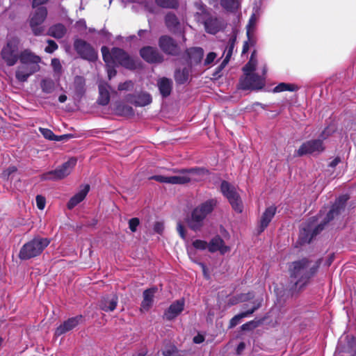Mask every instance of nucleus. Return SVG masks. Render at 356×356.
<instances>
[{
    "label": "nucleus",
    "instance_id": "393cba45",
    "mask_svg": "<svg viewBox=\"0 0 356 356\" xmlns=\"http://www.w3.org/2000/svg\"><path fill=\"white\" fill-rule=\"evenodd\" d=\"M276 213V207L270 206L264 212L259 225V233L264 231Z\"/></svg>",
    "mask_w": 356,
    "mask_h": 356
},
{
    "label": "nucleus",
    "instance_id": "aec40b11",
    "mask_svg": "<svg viewBox=\"0 0 356 356\" xmlns=\"http://www.w3.org/2000/svg\"><path fill=\"white\" fill-rule=\"evenodd\" d=\"M81 318L82 316H77L75 317L70 318L56 328L55 331V335L58 337L67 332L72 330L79 324Z\"/></svg>",
    "mask_w": 356,
    "mask_h": 356
},
{
    "label": "nucleus",
    "instance_id": "774afa93",
    "mask_svg": "<svg viewBox=\"0 0 356 356\" xmlns=\"http://www.w3.org/2000/svg\"><path fill=\"white\" fill-rule=\"evenodd\" d=\"M249 49V44L248 42H245L243 44V51H242V54H245Z\"/></svg>",
    "mask_w": 356,
    "mask_h": 356
},
{
    "label": "nucleus",
    "instance_id": "7c9ffc66",
    "mask_svg": "<svg viewBox=\"0 0 356 356\" xmlns=\"http://www.w3.org/2000/svg\"><path fill=\"white\" fill-rule=\"evenodd\" d=\"M158 87L161 95L166 97L171 92L172 81L171 79L163 77L158 81Z\"/></svg>",
    "mask_w": 356,
    "mask_h": 356
},
{
    "label": "nucleus",
    "instance_id": "69168bd1",
    "mask_svg": "<svg viewBox=\"0 0 356 356\" xmlns=\"http://www.w3.org/2000/svg\"><path fill=\"white\" fill-rule=\"evenodd\" d=\"M56 138H57V140H54V141H61L64 139H66V138H70V135H61V136H56Z\"/></svg>",
    "mask_w": 356,
    "mask_h": 356
},
{
    "label": "nucleus",
    "instance_id": "ea45409f",
    "mask_svg": "<svg viewBox=\"0 0 356 356\" xmlns=\"http://www.w3.org/2000/svg\"><path fill=\"white\" fill-rule=\"evenodd\" d=\"M257 22V17H256V15L253 13L249 19L248 24L247 25V35L249 40L250 39V35L253 34Z\"/></svg>",
    "mask_w": 356,
    "mask_h": 356
},
{
    "label": "nucleus",
    "instance_id": "ddd939ff",
    "mask_svg": "<svg viewBox=\"0 0 356 356\" xmlns=\"http://www.w3.org/2000/svg\"><path fill=\"white\" fill-rule=\"evenodd\" d=\"M325 147L322 139L308 140L301 145L296 151V154L302 156L306 154H318L324 150Z\"/></svg>",
    "mask_w": 356,
    "mask_h": 356
},
{
    "label": "nucleus",
    "instance_id": "6e6d98bb",
    "mask_svg": "<svg viewBox=\"0 0 356 356\" xmlns=\"http://www.w3.org/2000/svg\"><path fill=\"white\" fill-rule=\"evenodd\" d=\"M255 327H256L255 322L250 321L248 323H246L243 324L241 326V328H242L243 330H250L253 329Z\"/></svg>",
    "mask_w": 356,
    "mask_h": 356
},
{
    "label": "nucleus",
    "instance_id": "bb28decb",
    "mask_svg": "<svg viewBox=\"0 0 356 356\" xmlns=\"http://www.w3.org/2000/svg\"><path fill=\"white\" fill-rule=\"evenodd\" d=\"M208 243L206 241L196 239L193 241L191 246L187 247V252L191 260L195 261L196 252L195 250H204L208 248Z\"/></svg>",
    "mask_w": 356,
    "mask_h": 356
},
{
    "label": "nucleus",
    "instance_id": "c85d7f7f",
    "mask_svg": "<svg viewBox=\"0 0 356 356\" xmlns=\"http://www.w3.org/2000/svg\"><path fill=\"white\" fill-rule=\"evenodd\" d=\"M186 54L191 64H198L203 58L204 50L202 48L198 47H191L186 49Z\"/></svg>",
    "mask_w": 356,
    "mask_h": 356
},
{
    "label": "nucleus",
    "instance_id": "13d9d810",
    "mask_svg": "<svg viewBox=\"0 0 356 356\" xmlns=\"http://www.w3.org/2000/svg\"><path fill=\"white\" fill-rule=\"evenodd\" d=\"M175 354L176 352L174 348H169L163 352V356H175Z\"/></svg>",
    "mask_w": 356,
    "mask_h": 356
},
{
    "label": "nucleus",
    "instance_id": "f8f14e48",
    "mask_svg": "<svg viewBox=\"0 0 356 356\" xmlns=\"http://www.w3.org/2000/svg\"><path fill=\"white\" fill-rule=\"evenodd\" d=\"M74 49L83 59L95 61L97 58V54L94 48L86 41L77 39L74 43Z\"/></svg>",
    "mask_w": 356,
    "mask_h": 356
},
{
    "label": "nucleus",
    "instance_id": "5701e85b",
    "mask_svg": "<svg viewBox=\"0 0 356 356\" xmlns=\"http://www.w3.org/2000/svg\"><path fill=\"white\" fill-rule=\"evenodd\" d=\"M90 191V186L86 184L81 186V190L70 198L67 203V208L72 209L82 202Z\"/></svg>",
    "mask_w": 356,
    "mask_h": 356
},
{
    "label": "nucleus",
    "instance_id": "603ef678",
    "mask_svg": "<svg viewBox=\"0 0 356 356\" xmlns=\"http://www.w3.org/2000/svg\"><path fill=\"white\" fill-rule=\"evenodd\" d=\"M152 179H154L156 181L161 183H167L169 184V177L163 176V175H154L151 177Z\"/></svg>",
    "mask_w": 356,
    "mask_h": 356
},
{
    "label": "nucleus",
    "instance_id": "423d86ee",
    "mask_svg": "<svg viewBox=\"0 0 356 356\" xmlns=\"http://www.w3.org/2000/svg\"><path fill=\"white\" fill-rule=\"evenodd\" d=\"M50 243L47 238L35 237L26 243L20 249L19 257L22 260H27L40 254Z\"/></svg>",
    "mask_w": 356,
    "mask_h": 356
},
{
    "label": "nucleus",
    "instance_id": "2f4dec72",
    "mask_svg": "<svg viewBox=\"0 0 356 356\" xmlns=\"http://www.w3.org/2000/svg\"><path fill=\"white\" fill-rule=\"evenodd\" d=\"M66 28L62 24H56L51 26L48 31V34L55 38H62L66 33Z\"/></svg>",
    "mask_w": 356,
    "mask_h": 356
},
{
    "label": "nucleus",
    "instance_id": "864d4df0",
    "mask_svg": "<svg viewBox=\"0 0 356 356\" xmlns=\"http://www.w3.org/2000/svg\"><path fill=\"white\" fill-rule=\"evenodd\" d=\"M177 232H178L179 236L183 239H185L186 236V232H185V228H184V227L182 225V224L181 222H178L177 223Z\"/></svg>",
    "mask_w": 356,
    "mask_h": 356
},
{
    "label": "nucleus",
    "instance_id": "c756f323",
    "mask_svg": "<svg viewBox=\"0 0 356 356\" xmlns=\"http://www.w3.org/2000/svg\"><path fill=\"white\" fill-rule=\"evenodd\" d=\"M110 86L104 82H102L99 84V98L98 103L100 105L106 106L109 103L110 101Z\"/></svg>",
    "mask_w": 356,
    "mask_h": 356
},
{
    "label": "nucleus",
    "instance_id": "3c124183",
    "mask_svg": "<svg viewBox=\"0 0 356 356\" xmlns=\"http://www.w3.org/2000/svg\"><path fill=\"white\" fill-rule=\"evenodd\" d=\"M139 225V220L137 218H131L129 222V227L131 232H134L136 231V228Z\"/></svg>",
    "mask_w": 356,
    "mask_h": 356
},
{
    "label": "nucleus",
    "instance_id": "20e7f679",
    "mask_svg": "<svg viewBox=\"0 0 356 356\" xmlns=\"http://www.w3.org/2000/svg\"><path fill=\"white\" fill-rule=\"evenodd\" d=\"M320 265V261L311 264L307 259L293 262L290 266L291 276L296 280L295 285L300 288L304 286L315 274Z\"/></svg>",
    "mask_w": 356,
    "mask_h": 356
},
{
    "label": "nucleus",
    "instance_id": "e433bc0d",
    "mask_svg": "<svg viewBox=\"0 0 356 356\" xmlns=\"http://www.w3.org/2000/svg\"><path fill=\"white\" fill-rule=\"evenodd\" d=\"M85 79L81 76H76L74 78V86L76 94L81 96L85 92Z\"/></svg>",
    "mask_w": 356,
    "mask_h": 356
},
{
    "label": "nucleus",
    "instance_id": "680f3d73",
    "mask_svg": "<svg viewBox=\"0 0 356 356\" xmlns=\"http://www.w3.org/2000/svg\"><path fill=\"white\" fill-rule=\"evenodd\" d=\"M16 171H17L16 167L11 166V167H9L6 170L4 171L3 175H4V176H8V177L12 173H13V172H15Z\"/></svg>",
    "mask_w": 356,
    "mask_h": 356
},
{
    "label": "nucleus",
    "instance_id": "6ab92c4d",
    "mask_svg": "<svg viewBox=\"0 0 356 356\" xmlns=\"http://www.w3.org/2000/svg\"><path fill=\"white\" fill-rule=\"evenodd\" d=\"M208 245V250L212 253L218 251L221 254H225L230 250V248L225 245L224 241L219 236L212 238Z\"/></svg>",
    "mask_w": 356,
    "mask_h": 356
},
{
    "label": "nucleus",
    "instance_id": "1a4fd4ad",
    "mask_svg": "<svg viewBox=\"0 0 356 356\" xmlns=\"http://www.w3.org/2000/svg\"><path fill=\"white\" fill-rule=\"evenodd\" d=\"M181 175L169 177V184H184L191 180L200 181L207 173L204 168H191L188 170H182Z\"/></svg>",
    "mask_w": 356,
    "mask_h": 356
},
{
    "label": "nucleus",
    "instance_id": "bf43d9fd",
    "mask_svg": "<svg viewBox=\"0 0 356 356\" xmlns=\"http://www.w3.org/2000/svg\"><path fill=\"white\" fill-rule=\"evenodd\" d=\"M242 300H243V299L242 298H236V297H233V298H229V300L228 301V305H235Z\"/></svg>",
    "mask_w": 356,
    "mask_h": 356
},
{
    "label": "nucleus",
    "instance_id": "37998d69",
    "mask_svg": "<svg viewBox=\"0 0 356 356\" xmlns=\"http://www.w3.org/2000/svg\"><path fill=\"white\" fill-rule=\"evenodd\" d=\"M39 131L40 134L47 140H57L56 138V135L53 133V131L47 128H39Z\"/></svg>",
    "mask_w": 356,
    "mask_h": 356
},
{
    "label": "nucleus",
    "instance_id": "58836bf2",
    "mask_svg": "<svg viewBox=\"0 0 356 356\" xmlns=\"http://www.w3.org/2000/svg\"><path fill=\"white\" fill-rule=\"evenodd\" d=\"M155 2L164 8H176L178 6L177 0H155Z\"/></svg>",
    "mask_w": 356,
    "mask_h": 356
},
{
    "label": "nucleus",
    "instance_id": "79ce46f5",
    "mask_svg": "<svg viewBox=\"0 0 356 356\" xmlns=\"http://www.w3.org/2000/svg\"><path fill=\"white\" fill-rule=\"evenodd\" d=\"M54 84L51 80H42L41 82V88L45 93H51L54 90Z\"/></svg>",
    "mask_w": 356,
    "mask_h": 356
},
{
    "label": "nucleus",
    "instance_id": "a878e982",
    "mask_svg": "<svg viewBox=\"0 0 356 356\" xmlns=\"http://www.w3.org/2000/svg\"><path fill=\"white\" fill-rule=\"evenodd\" d=\"M157 291L156 287H152L145 290L143 292V300L141 302V310L148 311L152 306L154 302V294Z\"/></svg>",
    "mask_w": 356,
    "mask_h": 356
},
{
    "label": "nucleus",
    "instance_id": "6e6552de",
    "mask_svg": "<svg viewBox=\"0 0 356 356\" xmlns=\"http://www.w3.org/2000/svg\"><path fill=\"white\" fill-rule=\"evenodd\" d=\"M76 162V159L72 157L55 170L42 174L40 178L42 180L44 181H57L63 179L71 173Z\"/></svg>",
    "mask_w": 356,
    "mask_h": 356
},
{
    "label": "nucleus",
    "instance_id": "9d476101",
    "mask_svg": "<svg viewBox=\"0 0 356 356\" xmlns=\"http://www.w3.org/2000/svg\"><path fill=\"white\" fill-rule=\"evenodd\" d=\"M220 191L228 200L232 209L238 213L243 211V203L234 186L226 181H222L220 185Z\"/></svg>",
    "mask_w": 356,
    "mask_h": 356
},
{
    "label": "nucleus",
    "instance_id": "f257e3e1",
    "mask_svg": "<svg viewBox=\"0 0 356 356\" xmlns=\"http://www.w3.org/2000/svg\"><path fill=\"white\" fill-rule=\"evenodd\" d=\"M348 195L339 196L335 201L332 209L327 214L325 220L323 223L318 224L316 220H309L305 225H302L300 232V240L302 243H310L312 238L318 234L324 228L326 223L333 220L335 217L341 214L345 211L346 202L348 200Z\"/></svg>",
    "mask_w": 356,
    "mask_h": 356
},
{
    "label": "nucleus",
    "instance_id": "2eb2a0df",
    "mask_svg": "<svg viewBox=\"0 0 356 356\" xmlns=\"http://www.w3.org/2000/svg\"><path fill=\"white\" fill-rule=\"evenodd\" d=\"M161 49L169 55H177L179 53V47L173 38L168 35H162L159 40Z\"/></svg>",
    "mask_w": 356,
    "mask_h": 356
},
{
    "label": "nucleus",
    "instance_id": "a18cd8bd",
    "mask_svg": "<svg viewBox=\"0 0 356 356\" xmlns=\"http://www.w3.org/2000/svg\"><path fill=\"white\" fill-rule=\"evenodd\" d=\"M51 66L54 69V71L56 73L60 74L61 72L62 66L60 62V60L58 58H53L51 60Z\"/></svg>",
    "mask_w": 356,
    "mask_h": 356
},
{
    "label": "nucleus",
    "instance_id": "dca6fc26",
    "mask_svg": "<svg viewBox=\"0 0 356 356\" xmlns=\"http://www.w3.org/2000/svg\"><path fill=\"white\" fill-rule=\"evenodd\" d=\"M141 57L148 63H160L163 62V57L158 50L152 47H145L140 51Z\"/></svg>",
    "mask_w": 356,
    "mask_h": 356
},
{
    "label": "nucleus",
    "instance_id": "de8ad7c7",
    "mask_svg": "<svg viewBox=\"0 0 356 356\" xmlns=\"http://www.w3.org/2000/svg\"><path fill=\"white\" fill-rule=\"evenodd\" d=\"M217 55L214 52H210L207 54V58L204 60V65L208 66L211 65L216 58Z\"/></svg>",
    "mask_w": 356,
    "mask_h": 356
},
{
    "label": "nucleus",
    "instance_id": "4c0bfd02",
    "mask_svg": "<svg viewBox=\"0 0 356 356\" xmlns=\"http://www.w3.org/2000/svg\"><path fill=\"white\" fill-rule=\"evenodd\" d=\"M298 86L295 84L291 83H280L277 86H275L273 89L274 92H280L283 91H297L298 90Z\"/></svg>",
    "mask_w": 356,
    "mask_h": 356
},
{
    "label": "nucleus",
    "instance_id": "f704fd0d",
    "mask_svg": "<svg viewBox=\"0 0 356 356\" xmlns=\"http://www.w3.org/2000/svg\"><path fill=\"white\" fill-rule=\"evenodd\" d=\"M190 70L187 67L180 70H178L175 72V79L177 83L182 84L186 82L188 79Z\"/></svg>",
    "mask_w": 356,
    "mask_h": 356
},
{
    "label": "nucleus",
    "instance_id": "0eeeda50",
    "mask_svg": "<svg viewBox=\"0 0 356 356\" xmlns=\"http://www.w3.org/2000/svg\"><path fill=\"white\" fill-rule=\"evenodd\" d=\"M20 40L17 37H11L7 40L3 47L0 56L6 64L9 66L15 65L19 60Z\"/></svg>",
    "mask_w": 356,
    "mask_h": 356
},
{
    "label": "nucleus",
    "instance_id": "b1692460",
    "mask_svg": "<svg viewBox=\"0 0 356 356\" xmlns=\"http://www.w3.org/2000/svg\"><path fill=\"white\" fill-rule=\"evenodd\" d=\"M261 301H262V300H257L256 302H254L253 303V306L250 309H248V310H247V311H245L244 312H242L241 314H238L234 316L230 320L229 327L230 328L234 327L235 326H236L241 322V320L243 318H245V317H247V316H250L254 311H256L258 308H259L260 306H261Z\"/></svg>",
    "mask_w": 356,
    "mask_h": 356
},
{
    "label": "nucleus",
    "instance_id": "7ed1b4c3",
    "mask_svg": "<svg viewBox=\"0 0 356 356\" xmlns=\"http://www.w3.org/2000/svg\"><path fill=\"white\" fill-rule=\"evenodd\" d=\"M216 198L209 199L195 207L186 218V222L191 229L200 231L204 225L207 216L212 213L217 206Z\"/></svg>",
    "mask_w": 356,
    "mask_h": 356
},
{
    "label": "nucleus",
    "instance_id": "49530a36",
    "mask_svg": "<svg viewBox=\"0 0 356 356\" xmlns=\"http://www.w3.org/2000/svg\"><path fill=\"white\" fill-rule=\"evenodd\" d=\"M116 66L117 65L115 64H111V65L106 64V70H107V74H108V76L109 79H111L113 77H114L116 75V73H117L116 70H115Z\"/></svg>",
    "mask_w": 356,
    "mask_h": 356
},
{
    "label": "nucleus",
    "instance_id": "473e14b6",
    "mask_svg": "<svg viewBox=\"0 0 356 356\" xmlns=\"http://www.w3.org/2000/svg\"><path fill=\"white\" fill-rule=\"evenodd\" d=\"M131 102L138 106H145L152 102V97L147 92H140L134 97V99L131 100Z\"/></svg>",
    "mask_w": 356,
    "mask_h": 356
},
{
    "label": "nucleus",
    "instance_id": "412c9836",
    "mask_svg": "<svg viewBox=\"0 0 356 356\" xmlns=\"http://www.w3.org/2000/svg\"><path fill=\"white\" fill-rule=\"evenodd\" d=\"M118 303V298L116 295L104 296L99 302V308L105 312H111L115 309Z\"/></svg>",
    "mask_w": 356,
    "mask_h": 356
},
{
    "label": "nucleus",
    "instance_id": "09e8293b",
    "mask_svg": "<svg viewBox=\"0 0 356 356\" xmlns=\"http://www.w3.org/2000/svg\"><path fill=\"white\" fill-rule=\"evenodd\" d=\"M36 204L39 209L42 210L45 207V198L42 195H37L35 198Z\"/></svg>",
    "mask_w": 356,
    "mask_h": 356
},
{
    "label": "nucleus",
    "instance_id": "a19ab883",
    "mask_svg": "<svg viewBox=\"0 0 356 356\" xmlns=\"http://www.w3.org/2000/svg\"><path fill=\"white\" fill-rule=\"evenodd\" d=\"M195 7L197 9V12L195 13V18L197 22L198 21L199 17H200V16L202 17V15H203V14H209L207 11L205 5H204L200 1H197L195 3Z\"/></svg>",
    "mask_w": 356,
    "mask_h": 356
},
{
    "label": "nucleus",
    "instance_id": "338daca9",
    "mask_svg": "<svg viewBox=\"0 0 356 356\" xmlns=\"http://www.w3.org/2000/svg\"><path fill=\"white\" fill-rule=\"evenodd\" d=\"M76 25L79 26H81L83 28H86V24L84 19H81L79 22H77Z\"/></svg>",
    "mask_w": 356,
    "mask_h": 356
},
{
    "label": "nucleus",
    "instance_id": "c03bdc74",
    "mask_svg": "<svg viewBox=\"0 0 356 356\" xmlns=\"http://www.w3.org/2000/svg\"><path fill=\"white\" fill-rule=\"evenodd\" d=\"M47 44L48 45L44 49L47 53L51 54L58 49V44L52 40H48Z\"/></svg>",
    "mask_w": 356,
    "mask_h": 356
},
{
    "label": "nucleus",
    "instance_id": "72a5a7b5",
    "mask_svg": "<svg viewBox=\"0 0 356 356\" xmlns=\"http://www.w3.org/2000/svg\"><path fill=\"white\" fill-rule=\"evenodd\" d=\"M220 6L227 12L234 13L240 7L239 0H220Z\"/></svg>",
    "mask_w": 356,
    "mask_h": 356
},
{
    "label": "nucleus",
    "instance_id": "f3484780",
    "mask_svg": "<svg viewBox=\"0 0 356 356\" xmlns=\"http://www.w3.org/2000/svg\"><path fill=\"white\" fill-rule=\"evenodd\" d=\"M40 67L38 65H35V66L33 67L21 63L15 72L16 79L20 82H25L31 74L38 71Z\"/></svg>",
    "mask_w": 356,
    "mask_h": 356
},
{
    "label": "nucleus",
    "instance_id": "4be33fe9",
    "mask_svg": "<svg viewBox=\"0 0 356 356\" xmlns=\"http://www.w3.org/2000/svg\"><path fill=\"white\" fill-rule=\"evenodd\" d=\"M19 60L22 64H26L31 66L38 65L41 61L40 56L35 55L29 49H24L19 54Z\"/></svg>",
    "mask_w": 356,
    "mask_h": 356
},
{
    "label": "nucleus",
    "instance_id": "c9c22d12",
    "mask_svg": "<svg viewBox=\"0 0 356 356\" xmlns=\"http://www.w3.org/2000/svg\"><path fill=\"white\" fill-rule=\"evenodd\" d=\"M234 44H235V40L234 39H230L228 42L227 46L225 50V58L222 62L220 65V68H223L229 62V58H231L234 49Z\"/></svg>",
    "mask_w": 356,
    "mask_h": 356
},
{
    "label": "nucleus",
    "instance_id": "4468645a",
    "mask_svg": "<svg viewBox=\"0 0 356 356\" xmlns=\"http://www.w3.org/2000/svg\"><path fill=\"white\" fill-rule=\"evenodd\" d=\"M197 22L203 24L205 31L210 34H215L219 31L221 27L220 21L217 17L209 14H203L199 17Z\"/></svg>",
    "mask_w": 356,
    "mask_h": 356
},
{
    "label": "nucleus",
    "instance_id": "e2e57ef3",
    "mask_svg": "<svg viewBox=\"0 0 356 356\" xmlns=\"http://www.w3.org/2000/svg\"><path fill=\"white\" fill-rule=\"evenodd\" d=\"M341 162V159L340 157L337 156L336 158H334L330 163V166L331 168H334L336 167L339 163Z\"/></svg>",
    "mask_w": 356,
    "mask_h": 356
},
{
    "label": "nucleus",
    "instance_id": "8fccbe9b",
    "mask_svg": "<svg viewBox=\"0 0 356 356\" xmlns=\"http://www.w3.org/2000/svg\"><path fill=\"white\" fill-rule=\"evenodd\" d=\"M134 83L131 81H125L124 83H120L118 86L119 90H128L133 88Z\"/></svg>",
    "mask_w": 356,
    "mask_h": 356
},
{
    "label": "nucleus",
    "instance_id": "052dcab7",
    "mask_svg": "<svg viewBox=\"0 0 356 356\" xmlns=\"http://www.w3.org/2000/svg\"><path fill=\"white\" fill-rule=\"evenodd\" d=\"M204 341V337L203 335L202 334H197V336H195L194 338H193V342L195 343H202L203 341Z\"/></svg>",
    "mask_w": 356,
    "mask_h": 356
},
{
    "label": "nucleus",
    "instance_id": "a211bd4d",
    "mask_svg": "<svg viewBox=\"0 0 356 356\" xmlns=\"http://www.w3.org/2000/svg\"><path fill=\"white\" fill-rule=\"evenodd\" d=\"M185 301L184 299L177 300L173 302L168 309L164 313V318L166 320L171 321L179 316L184 310Z\"/></svg>",
    "mask_w": 356,
    "mask_h": 356
},
{
    "label": "nucleus",
    "instance_id": "cd10ccee",
    "mask_svg": "<svg viewBox=\"0 0 356 356\" xmlns=\"http://www.w3.org/2000/svg\"><path fill=\"white\" fill-rule=\"evenodd\" d=\"M165 24L168 30L176 33L181 31V24L177 17L172 13H168L165 17Z\"/></svg>",
    "mask_w": 356,
    "mask_h": 356
},
{
    "label": "nucleus",
    "instance_id": "5fc2aeb1",
    "mask_svg": "<svg viewBox=\"0 0 356 356\" xmlns=\"http://www.w3.org/2000/svg\"><path fill=\"white\" fill-rule=\"evenodd\" d=\"M164 229V225L161 222H156L154 225V230L158 234H161Z\"/></svg>",
    "mask_w": 356,
    "mask_h": 356
},
{
    "label": "nucleus",
    "instance_id": "f03ea898",
    "mask_svg": "<svg viewBox=\"0 0 356 356\" xmlns=\"http://www.w3.org/2000/svg\"><path fill=\"white\" fill-rule=\"evenodd\" d=\"M255 51H254L250 57V60L243 67L244 76L240 80V84L243 89H261L264 86L265 74L267 71L266 66L264 65L262 70V76H259L254 72L256 70L257 60L254 58Z\"/></svg>",
    "mask_w": 356,
    "mask_h": 356
},
{
    "label": "nucleus",
    "instance_id": "9b49d317",
    "mask_svg": "<svg viewBox=\"0 0 356 356\" xmlns=\"http://www.w3.org/2000/svg\"><path fill=\"white\" fill-rule=\"evenodd\" d=\"M33 9L34 10L30 16V26L34 35H40L44 31V28L42 24L47 16V10L44 6Z\"/></svg>",
    "mask_w": 356,
    "mask_h": 356
},
{
    "label": "nucleus",
    "instance_id": "4d7b16f0",
    "mask_svg": "<svg viewBox=\"0 0 356 356\" xmlns=\"http://www.w3.org/2000/svg\"><path fill=\"white\" fill-rule=\"evenodd\" d=\"M49 0H33L32 7L33 8H37L38 7L42 6V5L45 4Z\"/></svg>",
    "mask_w": 356,
    "mask_h": 356
},
{
    "label": "nucleus",
    "instance_id": "39448f33",
    "mask_svg": "<svg viewBox=\"0 0 356 356\" xmlns=\"http://www.w3.org/2000/svg\"><path fill=\"white\" fill-rule=\"evenodd\" d=\"M101 50L106 64L120 65L127 69H134L135 67L134 60L123 49L113 47L110 50L109 48L104 46Z\"/></svg>",
    "mask_w": 356,
    "mask_h": 356
},
{
    "label": "nucleus",
    "instance_id": "0e129e2a",
    "mask_svg": "<svg viewBox=\"0 0 356 356\" xmlns=\"http://www.w3.org/2000/svg\"><path fill=\"white\" fill-rule=\"evenodd\" d=\"M245 344L244 342H241L238 346H237V348H236V353L238 355H240L245 349Z\"/></svg>",
    "mask_w": 356,
    "mask_h": 356
}]
</instances>
